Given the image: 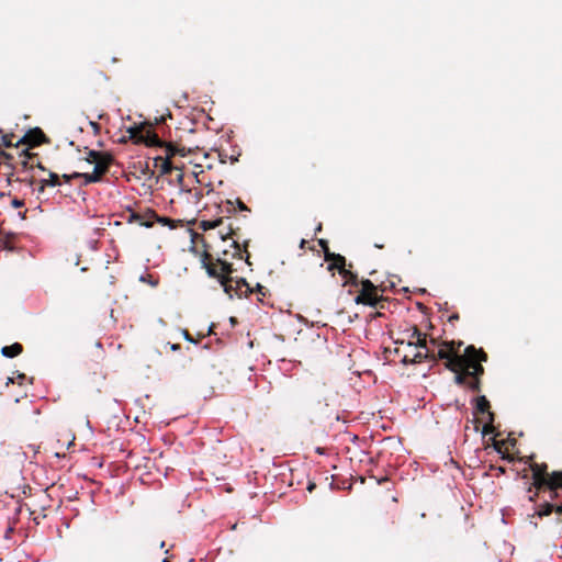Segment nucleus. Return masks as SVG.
I'll return each instance as SVG.
<instances>
[{
    "label": "nucleus",
    "instance_id": "nucleus-28",
    "mask_svg": "<svg viewBox=\"0 0 562 562\" xmlns=\"http://www.w3.org/2000/svg\"><path fill=\"white\" fill-rule=\"evenodd\" d=\"M405 334L408 341L416 340L417 338L422 337V335H424V333H422L416 325H414L411 329H407Z\"/></svg>",
    "mask_w": 562,
    "mask_h": 562
},
{
    "label": "nucleus",
    "instance_id": "nucleus-4",
    "mask_svg": "<svg viewBox=\"0 0 562 562\" xmlns=\"http://www.w3.org/2000/svg\"><path fill=\"white\" fill-rule=\"evenodd\" d=\"M360 286L361 289L355 297L357 304L376 307L381 302L385 301L383 295L379 293V286L369 279H361Z\"/></svg>",
    "mask_w": 562,
    "mask_h": 562
},
{
    "label": "nucleus",
    "instance_id": "nucleus-23",
    "mask_svg": "<svg viewBox=\"0 0 562 562\" xmlns=\"http://www.w3.org/2000/svg\"><path fill=\"white\" fill-rule=\"evenodd\" d=\"M224 225V217H220V218H216V220H202L200 223H199V228L202 229L203 232H206V231H212L218 226H223Z\"/></svg>",
    "mask_w": 562,
    "mask_h": 562
},
{
    "label": "nucleus",
    "instance_id": "nucleus-44",
    "mask_svg": "<svg viewBox=\"0 0 562 562\" xmlns=\"http://www.w3.org/2000/svg\"><path fill=\"white\" fill-rule=\"evenodd\" d=\"M36 161H38V157L36 159L31 160L32 165L30 166V169H33L36 166Z\"/></svg>",
    "mask_w": 562,
    "mask_h": 562
},
{
    "label": "nucleus",
    "instance_id": "nucleus-37",
    "mask_svg": "<svg viewBox=\"0 0 562 562\" xmlns=\"http://www.w3.org/2000/svg\"><path fill=\"white\" fill-rule=\"evenodd\" d=\"M183 336L187 340L191 341V342H195L194 339L191 337V335L189 334L188 330H183Z\"/></svg>",
    "mask_w": 562,
    "mask_h": 562
},
{
    "label": "nucleus",
    "instance_id": "nucleus-22",
    "mask_svg": "<svg viewBox=\"0 0 562 562\" xmlns=\"http://www.w3.org/2000/svg\"><path fill=\"white\" fill-rule=\"evenodd\" d=\"M339 274L345 279V285L357 288L361 284V280L358 278V274L347 268H345Z\"/></svg>",
    "mask_w": 562,
    "mask_h": 562
},
{
    "label": "nucleus",
    "instance_id": "nucleus-21",
    "mask_svg": "<svg viewBox=\"0 0 562 562\" xmlns=\"http://www.w3.org/2000/svg\"><path fill=\"white\" fill-rule=\"evenodd\" d=\"M429 357V349L427 351H417L412 357L409 355H404L402 358V362L405 364L408 363H422Z\"/></svg>",
    "mask_w": 562,
    "mask_h": 562
},
{
    "label": "nucleus",
    "instance_id": "nucleus-38",
    "mask_svg": "<svg viewBox=\"0 0 562 562\" xmlns=\"http://www.w3.org/2000/svg\"><path fill=\"white\" fill-rule=\"evenodd\" d=\"M76 177H74V173L72 175H63V179L65 180V182H70L71 179H75Z\"/></svg>",
    "mask_w": 562,
    "mask_h": 562
},
{
    "label": "nucleus",
    "instance_id": "nucleus-36",
    "mask_svg": "<svg viewBox=\"0 0 562 562\" xmlns=\"http://www.w3.org/2000/svg\"><path fill=\"white\" fill-rule=\"evenodd\" d=\"M504 445H505L504 441H495L494 442V448H495L496 451L502 452V448H503Z\"/></svg>",
    "mask_w": 562,
    "mask_h": 562
},
{
    "label": "nucleus",
    "instance_id": "nucleus-49",
    "mask_svg": "<svg viewBox=\"0 0 562 562\" xmlns=\"http://www.w3.org/2000/svg\"><path fill=\"white\" fill-rule=\"evenodd\" d=\"M430 344H431L432 346H436V345H437L436 339H434V338H432V339H430Z\"/></svg>",
    "mask_w": 562,
    "mask_h": 562
},
{
    "label": "nucleus",
    "instance_id": "nucleus-43",
    "mask_svg": "<svg viewBox=\"0 0 562 562\" xmlns=\"http://www.w3.org/2000/svg\"><path fill=\"white\" fill-rule=\"evenodd\" d=\"M35 167H37L38 169H41V170H43V171H45V170H46V169H45V167L41 164V161H40V160H38V161H36V166H35Z\"/></svg>",
    "mask_w": 562,
    "mask_h": 562
},
{
    "label": "nucleus",
    "instance_id": "nucleus-20",
    "mask_svg": "<svg viewBox=\"0 0 562 562\" xmlns=\"http://www.w3.org/2000/svg\"><path fill=\"white\" fill-rule=\"evenodd\" d=\"M23 352V346L20 342H14L10 346H4L1 348V355L7 358L18 357Z\"/></svg>",
    "mask_w": 562,
    "mask_h": 562
},
{
    "label": "nucleus",
    "instance_id": "nucleus-25",
    "mask_svg": "<svg viewBox=\"0 0 562 562\" xmlns=\"http://www.w3.org/2000/svg\"><path fill=\"white\" fill-rule=\"evenodd\" d=\"M74 177L82 178L86 186L101 181L93 172H74Z\"/></svg>",
    "mask_w": 562,
    "mask_h": 562
},
{
    "label": "nucleus",
    "instance_id": "nucleus-1",
    "mask_svg": "<svg viewBox=\"0 0 562 562\" xmlns=\"http://www.w3.org/2000/svg\"><path fill=\"white\" fill-rule=\"evenodd\" d=\"M204 250L201 254L200 261L210 278L216 279L222 285L224 292L233 299L237 296L248 297L250 293L256 292L262 296L266 295L267 289L257 284L255 289L250 288L247 281L243 278H234L232 274L235 271L233 263L227 260L229 250L224 248L212 254L213 246L210 241L204 240Z\"/></svg>",
    "mask_w": 562,
    "mask_h": 562
},
{
    "label": "nucleus",
    "instance_id": "nucleus-53",
    "mask_svg": "<svg viewBox=\"0 0 562 562\" xmlns=\"http://www.w3.org/2000/svg\"><path fill=\"white\" fill-rule=\"evenodd\" d=\"M375 247L376 248H383V245H381V243H378V244H375Z\"/></svg>",
    "mask_w": 562,
    "mask_h": 562
},
{
    "label": "nucleus",
    "instance_id": "nucleus-2",
    "mask_svg": "<svg viewBox=\"0 0 562 562\" xmlns=\"http://www.w3.org/2000/svg\"><path fill=\"white\" fill-rule=\"evenodd\" d=\"M487 361V353L476 349L473 345L465 348L462 357H454L445 367L454 373V382L460 386H467L473 392L481 391V378L485 370L482 362Z\"/></svg>",
    "mask_w": 562,
    "mask_h": 562
},
{
    "label": "nucleus",
    "instance_id": "nucleus-52",
    "mask_svg": "<svg viewBox=\"0 0 562 562\" xmlns=\"http://www.w3.org/2000/svg\"><path fill=\"white\" fill-rule=\"evenodd\" d=\"M375 247L376 248H383V245H381V243H378V244H375Z\"/></svg>",
    "mask_w": 562,
    "mask_h": 562
},
{
    "label": "nucleus",
    "instance_id": "nucleus-55",
    "mask_svg": "<svg viewBox=\"0 0 562 562\" xmlns=\"http://www.w3.org/2000/svg\"><path fill=\"white\" fill-rule=\"evenodd\" d=\"M164 562H169V561L167 559H165Z\"/></svg>",
    "mask_w": 562,
    "mask_h": 562
},
{
    "label": "nucleus",
    "instance_id": "nucleus-7",
    "mask_svg": "<svg viewBox=\"0 0 562 562\" xmlns=\"http://www.w3.org/2000/svg\"><path fill=\"white\" fill-rule=\"evenodd\" d=\"M48 143V139L44 132L40 127L32 128L25 133V135L15 140V150H19L22 146H26L29 150L33 147L40 146L41 144Z\"/></svg>",
    "mask_w": 562,
    "mask_h": 562
},
{
    "label": "nucleus",
    "instance_id": "nucleus-46",
    "mask_svg": "<svg viewBox=\"0 0 562 562\" xmlns=\"http://www.w3.org/2000/svg\"><path fill=\"white\" fill-rule=\"evenodd\" d=\"M314 488H315V484L314 483H310L308 486H307V490L310 492H312Z\"/></svg>",
    "mask_w": 562,
    "mask_h": 562
},
{
    "label": "nucleus",
    "instance_id": "nucleus-29",
    "mask_svg": "<svg viewBox=\"0 0 562 562\" xmlns=\"http://www.w3.org/2000/svg\"><path fill=\"white\" fill-rule=\"evenodd\" d=\"M104 151H97V150H88L87 151V157H86V160L89 162V164H93L97 159H99L100 157H102V154Z\"/></svg>",
    "mask_w": 562,
    "mask_h": 562
},
{
    "label": "nucleus",
    "instance_id": "nucleus-32",
    "mask_svg": "<svg viewBox=\"0 0 562 562\" xmlns=\"http://www.w3.org/2000/svg\"><path fill=\"white\" fill-rule=\"evenodd\" d=\"M140 280L147 281V283H149L151 286H156L158 284V280H154L153 276L150 274H147L146 277L142 276Z\"/></svg>",
    "mask_w": 562,
    "mask_h": 562
},
{
    "label": "nucleus",
    "instance_id": "nucleus-19",
    "mask_svg": "<svg viewBox=\"0 0 562 562\" xmlns=\"http://www.w3.org/2000/svg\"><path fill=\"white\" fill-rule=\"evenodd\" d=\"M16 158V153H9L2 149V145H0V165H5L10 169H16L18 166L14 165Z\"/></svg>",
    "mask_w": 562,
    "mask_h": 562
},
{
    "label": "nucleus",
    "instance_id": "nucleus-10",
    "mask_svg": "<svg viewBox=\"0 0 562 562\" xmlns=\"http://www.w3.org/2000/svg\"><path fill=\"white\" fill-rule=\"evenodd\" d=\"M531 472H532V485L528 488L530 492L532 486L538 491H542V484L544 483V480L547 476H549L550 473H548L547 469L548 465L546 463H532L530 465Z\"/></svg>",
    "mask_w": 562,
    "mask_h": 562
},
{
    "label": "nucleus",
    "instance_id": "nucleus-6",
    "mask_svg": "<svg viewBox=\"0 0 562 562\" xmlns=\"http://www.w3.org/2000/svg\"><path fill=\"white\" fill-rule=\"evenodd\" d=\"M128 133L130 138L135 143H143L148 147H156L160 149L165 143V140L160 139L154 131L145 128L144 126H132L128 128Z\"/></svg>",
    "mask_w": 562,
    "mask_h": 562
},
{
    "label": "nucleus",
    "instance_id": "nucleus-5",
    "mask_svg": "<svg viewBox=\"0 0 562 562\" xmlns=\"http://www.w3.org/2000/svg\"><path fill=\"white\" fill-rule=\"evenodd\" d=\"M220 227L221 229L217 232L218 239H221L223 243L231 240L229 246L234 249L232 257L241 258V248L238 243L239 236L237 234L239 227L234 226L229 216L224 217V225Z\"/></svg>",
    "mask_w": 562,
    "mask_h": 562
},
{
    "label": "nucleus",
    "instance_id": "nucleus-3",
    "mask_svg": "<svg viewBox=\"0 0 562 562\" xmlns=\"http://www.w3.org/2000/svg\"><path fill=\"white\" fill-rule=\"evenodd\" d=\"M161 154L154 158V166L161 175H170L172 170H182L184 164H177V157H187L191 150L184 146L165 142L160 147Z\"/></svg>",
    "mask_w": 562,
    "mask_h": 562
},
{
    "label": "nucleus",
    "instance_id": "nucleus-26",
    "mask_svg": "<svg viewBox=\"0 0 562 562\" xmlns=\"http://www.w3.org/2000/svg\"><path fill=\"white\" fill-rule=\"evenodd\" d=\"M15 135L13 133H7L1 135V142L0 145H2V148H12L15 149V142H14Z\"/></svg>",
    "mask_w": 562,
    "mask_h": 562
},
{
    "label": "nucleus",
    "instance_id": "nucleus-30",
    "mask_svg": "<svg viewBox=\"0 0 562 562\" xmlns=\"http://www.w3.org/2000/svg\"><path fill=\"white\" fill-rule=\"evenodd\" d=\"M561 492L562 490H547L546 493H548V501L552 503L554 499L560 497Z\"/></svg>",
    "mask_w": 562,
    "mask_h": 562
},
{
    "label": "nucleus",
    "instance_id": "nucleus-9",
    "mask_svg": "<svg viewBox=\"0 0 562 562\" xmlns=\"http://www.w3.org/2000/svg\"><path fill=\"white\" fill-rule=\"evenodd\" d=\"M462 345V341L454 340L442 342L441 348L438 350V358L449 362L450 360L454 359V357H462L463 355L459 353L460 347Z\"/></svg>",
    "mask_w": 562,
    "mask_h": 562
},
{
    "label": "nucleus",
    "instance_id": "nucleus-17",
    "mask_svg": "<svg viewBox=\"0 0 562 562\" xmlns=\"http://www.w3.org/2000/svg\"><path fill=\"white\" fill-rule=\"evenodd\" d=\"M15 175H19V173L16 172V170H13V169H10V171L5 173L8 184H11L12 182H20V183H25L26 186L32 188L36 183V180L34 179V177H27V176H25V177L16 176L15 177Z\"/></svg>",
    "mask_w": 562,
    "mask_h": 562
},
{
    "label": "nucleus",
    "instance_id": "nucleus-31",
    "mask_svg": "<svg viewBox=\"0 0 562 562\" xmlns=\"http://www.w3.org/2000/svg\"><path fill=\"white\" fill-rule=\"evenodd\" d=\"M318 245L322 247L324 251V258H326V252H331L329 250L328 241L326 239H318Z\"/></svg>",
    "mask_w": 562,
    "mask_h": 562
},
{
    "label": "nucleus",
    "instance_id": "nucleus-18",
    "mask_svg": "<svg viewBox=\"0 0 562 562\" xmlns=\"http://www.w3.org/2000/svg\"><path fill=\"white\" fill-rule=\"evenodd\" d=\"M37 184H38V188H37L38 193H43L46 187L60 186V177L55 172L48 171V178L40 180L37 182Z\"/></svg>",
    "mask_w": 562,
    "mask_h": 562
},
{
    "label": "nucleus",
    "instance_id": "nucleus-42",
    "mask_svg": "<svg viewBox=\"0 0 562 562\" xmlns=\"http://www.w3.org/2000/svg\"><path fill=\"white\" fill-rule=\"evenodd\" d=\"M540 493H541V492H538V491L536 490L535 494H533V495H531V496L529 497V501H530V502H535V501H536V497H538V495H539Z\"/></svg>",
    "mask_w": 562,
    "mask_h": 562
},
{
    "label": "nucleus",
    "instance_id": "nucleus-14",
    "mask_svg": "<svg viewBox=\"0 0 562 562\" xmlns=\"http://www.w3.org/2000/svg\"><path fill=\"white\" fill-rule=\"evenodd\" d=\"M547 490H562V471H553L546 477L541 492Z\"/></svg>",
    "mask_w": 562,
    "mask_h": 562
},
{
    "label": "nucleus",
    "instance_id": "nucleus-16",
    "mask_svg": "<svg viewBox=\"0 0 562 562\" xmlns=\"http://www.w3.org/2000/svg\"><path fill=\"white\" fill-rule=\"evenodd\" d=\"M552 513H562V505L544 501L542 504L538 506V509L536 512L537 516L540 518L550 516Z\"/></svg>",
    "mask_w": 562,
    "mask_h": 562
},
{
    "label": "nucleus",
    "instance_id": "nucleus-15",
    "mask_svg": "<svg viewBox=\"0 0 562 562\" xmlns=\"http://www.w3.org/2000/svg\"><path fill=\"white\" fill-rule=\"evenodd\" d=\"M325 261L330 262L328 265L329 271L337 269L340 273L346 268V258L340 254L326 252Z\"/></svg>",
    "mask_w": 562,
    "mask_h": 562
},
{
    "label": "nucleus",
    "instance_id": "nucleus-11",
    "mask_svg": "<svg viewBox=\"0 0 562 562\" xmlns=\"http://www.w3.org/2000/svg\"><path fill=\"white\" fill-rule=\"evenodd\" d=\"M37 154L29 151V148H20L16 150V158L14 165L18 166L15 169L18 173L26 172L30 169L31 160L36 159Z\"/></svg>",
    "mask_w": 562,
    "mask_h": 562
},
{
    "label": "nucleus",
    "instance_id": "nucleus-39",
    "mask_svg": "<svg viewBox=\"0 0 562 562\" xmlns=\"http://www.w3.org/2000/svg\"><path fill=\"white\" fill-rule=\"evenodd\" d=\"M232 211H235V207L231 201H227V212L229 213Z\"/></svg>",
    "mask_w": 562,
    "mask_h": 562
},
{
    "label": "nucleus",
    "instance_id": "nucleus-12",
    "mask_svg": "<svg viewBox=\"0 0 562 562\" xmlns=\"http://www.w3.org/2000/svg\"><path fill=\"white\" fill-rule=\"evenodd\" d=\"M114 158L110 153L104 151L102 154V157L97 159L93 165V173L99 178L102 179V177L109 171L111 165L113 164Z\"/></svg>",
    "mask_w": 562,
    "mask_h": 562
},
{
    "label": "nucleus",
    "instance_id": "nucleus-34",
    "mask_svg": "<svg viewBox=\"0 0 562 562\" xmlns=\"http://www.w3.org/2000/svg\"><path fill=\"white\" fill-rule=\"evenodd\" d=\"M426 360L434 361V362L437 361V360H440L438 358V351L435 352L434 350L429 349V357H427Z\"/></svg>",
    "mask_w": 562,
    "mask_h": 562
},
{
    "label": "nucleus",
    "instance_id": "nucleus-54",
    "mask_svg": "<svg viewBox=\"0 0 562 562\" xmlns=\"http://www.w3.org/2000/svg\"><path fill=\"white\" fill-rule=\"evenodd\" d=\"M207 238L212 239L213 238V234H209Z\"/></svg>",
    "mask_w": 562,
    "mask_h": 562
},
{
    "label": "nucleus",
    "instance_id": "nucleus-48",
    "mask_svg": "<svg viewBox=\"0 0 562 562\" xmlns=\"http://www.w3.org/2000/svg\"><path fill=\"white\" fill-rule=\"evenodd\" d=\"M322 228H323V227H322V223H319V224L317 225V227H316L315 232H316V233H318V232H321V231H322Z\"/></svg>",
    "mask_w": 562,
    "mask_h": 562
},
{
    "label": "nucleus",
    "instance_id": "nucleus-51",
    "mask_svg": "<svg viewBox=\"0 0 562 562\" xmlns=\"http://www.w3.org/2000/svg\"><path fill=\"white\" fill-rule=\"evenodd\" d=\"M557 514L560 516V518L558 519V521H559V522H562V513H557Z\"/></svg>",
    "mask_w": 562,
    "mask_h": 562
},
{
    "label": "nucleus",
    "instance_id": "nucleus-33",
    "mask_svg": "<svg viewBox=\"0 0 562 562\" xmlns=\"http://www.w3.org/2000/svg\"><path fill=\"white\" fill-rule=\"evenodd\" d=\"M236 204H237V207H238L239 211L250 212L248 206L241 200L237 199L236 200Z\"/></svg>",
    "mask_w": 562,
    "mask_h": 562
},
{
    "label": "nucleus",
    "instance_id": "nucleus-24",
    "mask_svg": "<svg viewBox=\"0 0 562 562\" xmlns=\"http://www.w3.org/2000/svg\"><path fill=\"white\" fill-rule=\"evenodd\" d=\"M154 223H159L164 226H169L171 229H175L179 226H182L183 222L181 220H172L165 216H159L156 213V217L154 218Z\"/></svg>",
    "mask_w": 562,
    "mask_h": 562
},
{
    "label": "nucleus",
    "instance_id": "nucleus-41",
    "mask_svg": "<svg viewBox=\"0 0 562 562\" xmlns=\"http://www.w3.org/2000/svg\"><path fill=\"white\" fill-rule=\"evenodd\" d=\"M170 348H171L172 351H178V350L181 349V346L179 344H173V345H171Z\"/></svg>",
    "mask_w": 562,
    "mask_h": 562
},
{
    "label": "nucleus",
    "instance_id": "nucleus-45",
    "mask_svg": "<svg viewBox=\"0 0 562 562\" xmlns=\"http://www.w3.org/2000/svg\"><path fill=\"white\" fill-rule=\"evenodd\" d=\"M305 245H306V240L305 239H302L301 243H300V248L301 249H304L305 248Z\"/></svg>",
    "mask_w": 562,
    "mask_h": 562
},
{
    "label": "nucleus",
    "instance_id": "nucleus-40",
    "mask_svg": "<svg viewBox=\"0 0 562 562\" xmlns=\"http://www.w3.org/2000/svg\"><path fill=\"white\" fill-rule=\"evenodd\" d=\"M459 319V315L458 314H452L451 316H449V322L452 323L454 321H458Z\"/></svg>",
    "mask_w": 562,
    "mask_h": 562
},
{
    "label": "nucleus",
    "instance_id": "nucleus-47",
    "mask_svg": "<svg viewBox=\"0 0 562 562\" xmlns=\"http://www.w3.org/2000/svg\"><path fill=\"white\" fill-rule=\"evenodd\" d=\"M18 379H19V380H20V382H21L22 380H24V379H25V374H24V373H20V374L18 375Z\"/></svg>",
    "mask_w": 562,
    "mask_h": 562
},
{
    "label": "nucleus",
    "instance_id": "nucleus-35",
    "mask_svg": "<svg viewBox=\"0 0 562 562\" xmlns=\"http://www.w3.org/2000/svg\"><path fill=\"white\" fill-rule=\"evenodd\" d=\"M11 204H12L13 207L19 209V207H22L24 205V201L23 200H19V199H13Z\"/></svg>",
    "mask_w": 562,
    "mask_h": 562
},
{
    "label": "nucleus",
    "instance_id": "nucleus-50",
    "mask_svg": "<svg viewBox=\"0 0 562 562\" xmlns=\"http://www.w3.org/2000/svg\"><path fill=\"white\" fill-rule=\"evenodd\" d=\"M181 158H182V157H177V164H180V165H181V164H184L183 161H181V160H180Z\"/></svg>",
    "mask_w": 562,
    "mask_h": 562
},
{
    "label": "nucleus",
    "instance_id": "nucleus-27",
    "mask_svg": "<svg viewBox=\"0 0 562 562\" xmlns=\"http://www.w3.org/2000/svg\"><path fill=\"white\" fill-rule=\"evenodd\" d=\"M407 346L408 347H418V348H422V349H425V351H427L428 346H427V335L424 334L422 335V337L417 338L416 340H409L407 341Z\"/></svg>",
    "mask_w": 562,
    "mask_h": 562
},
{
    "label": "nucleus",
    "instance_id": "nucleus-8",
    "mask_svg": "<svg viewBox=\"0 0 562 562\" xmlns=\"http://www.w3.org/2000/svg\"><path fill=\"white\" fill-rule=\"evenodd\" d=\"M490 408H491L490 402H488V400L484 395H481V396L476 397V400H475V413H477V414L487 413V416H488V419H487L486 424L483 426V429H482V434L483 435L493 434L494 430H495V428L493 426L495 415H494L493 412L490 411Z\"/></svg>",
    "mask_w": 562,
    "mask_h": 562
},
{
    "label": "nucleus",
    "instance_id": "nucleus-13",
    "mask_svg": "<svg viewBox=\"0 0 562 562\" xmlns=\"http://www.w3.org/2000/svg\"><path fill=\"white\" fill-rule=\"evenodd\" d=\"M155 217H156V212L151 209H147L143 213L131 212V214L128 216V222H136L139 225L149 228V227H153Z\"/></svg>",
    "mask_w": 562,
    "mask_h": 562
}]
</instances>
